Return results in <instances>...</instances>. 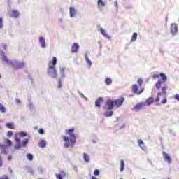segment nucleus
<instances>
[{"mask_svg":"<svg viewBox=\"0 0 179 179\" xmlns=\"http://www.w3.org/2000/svg\"><path fill=\"white\" fill-rule=\"evenodd\" d=\"M75 131L74 128L66 130V134L69 135V137L64 136L63 141H64V148H73L76 143V135L73 134Z\"/></svg>","mask_w":179,"mask_h":179,"instance_id":"nucleus-1","label":"nucleus"},{"mask_svg":"<svg viewBox=\"0 0 179 179\" xmlns=\"http://www.w3.org/2000/svg\"><path fill=\"white\" fill-rule=\"evenodd\" d=\"M55 65H57V57H54L52 61H50L48 64V69L47 73L50 78L53 79H57L58 78V74L57 73V69H55Z\"/></svg>","mask_w":179,"mask_h":179,"instance_id":"nucleus-2","label":"nucleus"},{"mask_svg":"<svg viewBox=\"0 0 179 179\" xmlns=\"http://www.w3.org/2000/svg\"><path fill=\"white\" fill-rule=\"evenodd\" d=\"M159 76L161 78V80H159L155 84V87H157V89H160V87H162V83L167 82V76H166V74H164V73H161L159 74Z\"/></svg>","mask_w":179,"mask_h":179,"instance_id":"nucleus-3","label":"nucleus"},{"mask_svg":"<svg viewBox=\"0 0 179 179\" xmlns=\"http://www.w3.org/2000/svg\"><path fill=\"white\" fill-rule=\"evenodd\" d=\"M145 107H146L145 103H138L131 110L132 111H136V113H138V111H141V110L145 108Z\"/></svg>","mask_w":179,"mask_h":179,"instance_id":"nucleus-4","label":"nucleus"},{"mask_svg":"<svg viewBox=\"0 0 179 179\" xmlns=\"http://www.w3.org/2000/svg\"><path fill=\"white\" fill-rule=\"evenodd\" d=\"M115 106L114 101L108 100L103 108L105 110H113Z\"/></svg>","mask_w":179,"mask_h":179,"instance_id":"nucleus-5","label":"nucleus"},{"mask_svg":"<svg viewBox=\"0 0 179 179\" xmlns=\"http://www.w3.org/2000/svg\"><path fill=\"white\" fill-rule=\"evenodd\" d=\"M131 90L134 94H141V93H143V90L139 91V87L138 85H134L131 87Z\"/></svg>","mask_w":179,"mask_h":179,"instance_id":"nucleus-6","label":"nucleus"},{"mask_svg":"<svg viewBox=\"0 0 179 179\" xmlns=\"http://www.w3.org/2000/svg\"><path fill=\"white\" fill-rule=\"evenodd\" d=\"M171 33L173 36H176L178 33V26L176 24H171Z\"/></svg>","mask_w":179,"mask_h":179,"instance_id":"nucleus-7","label":"nucleus"},{"mask_svg":"<svg viewBox=\"0 0 179 179\" xmlns=\"http://www.w3.org/2000/svg\"><path fill=\"white\" fill-rule=\"evenodd\" d=\"M15 142H16V144L15 145V149L17 150L22 148V143L20 142V138H19L17 134L15 135Z\"/></svg>","mask_w":179,"mask_h":179,"instance_id":"nucleus-8","label":"nucleus"},{"mask_svg":"<svg viewBox=\"0 0 179 179\" xmlns=\"http://www.w3.org/2000/svg\"><path fill=\"white\" fill-rule=\"evenodd\" d=\"M80 47L79 46L78 43H73L72 47H71V52L72 54H78V52H79V48Z\"/></svg>","mask_w":179,"mask_h":179,"instance_id":"nucleus-9","label":"nucleus"},{"mask_svg":"<svg viewBox=\"0 0 179 179\" xmlns=\"http://www.w3.org/2000/svg\"><path fill=\"white\" fill-rule=\"evenodd\" d=\"M124 101H125V98L121 97L120 99L113 101V102L115 103V106H117V107H121V106L124 104Z\"/></svg>","mask_w":179,"mask_h":179,"instance_id":"nucleus-10","label":"nucleus"},{"mask_svg":"<svg viewBox=\"0 0 179 179\" xmlns=\"http://www.w3.org/2000/svg\"><path fill=\"white\" fill-rule=\"evenodd\" d=\"M163 157H164V159L165 162H166L169 164H171V157H170V155H169V154H167V152H163Z\"/></svg>","mask_w":179,"mask_h":179,"instance_id":"nucleus-11","label":"nucleus"},{"mask_svg":"<svg viewBox=\"0 0 179 179\" xmlns=\"http://www.w3.org/2000/svg\"><path fill=\"white\" fill-rule=\"evenodd\" d=\"M66 69V68H65L64 66H60L59 67V75L61 77V79H64L65 78V70Z\"/></svg>","mask_w":179,"mask_h":179,"instance_id":"nucleus-12","label":"nucleus"},{"mask_svg":"<svg viewBox=\"0 0 179 179\" xmlns=\"http://www.w3.org/2000/svg\"><path fill=\"white\" fill-rule=\"evenodd\" d=\"M100 31H101L102 36H103V37H105L106 38H108V40H111V36H110L108 35V34H107V31L106 30H105L103 28H101L100 29Z\"/></svg>","mask_w":179,"mask_h":179,"instance_id":"nucleus-13","label":"nucleus"},{"mask_svg":"<svg viewBox=\"0 0 179 179\" xmlns=\"http://www.w3.org/2000/svg\"><path fill=\"white\" fill-rule=\"evenodd\" d=\"M138 146H140L141 149L142 150H146V147L145 146V143H143V141L142 139L138 140Z\"/></svg>","mask_w":179,"mask_h":179,"instance_id":"nucleus-14","label":"nucleus"},{"mask_svg":"<svg viewBox=\"0 0 179 179\" xmlns=\"http://www.w3.org/2000/svg\"><path fill=\"white\" fill-rule=\"evenodd\" d=\"M20 15V13H19V11H17L16 10H13L11 11L10 17L16 19Z\"/></svg>","mask_w":179,"mask_h":179,"instance_id":"nucleus-15","label":"nucleus"},{"mask_svg":"<svg viewBox=\"0 0 179 179\" xmlns=\"http://www.w3.org/2000/svg\"><path fill=\"white\" fill-rule=\"evenodd\" d=\"M103 97H99L95 102L96 107L100 108V107H101V103H103Z\"/></svg>","mask_w":179,"mask_h":179,"instance_id":"nucleus-16","label":"nucleus"},{"mask_svg":"<svg viewBox=\"0 0 179 179\" xmlns=\"http://www.w3.org/2000/svg\"><path fill=\"white\" fill-rule=\"evenodd\" d=\"M8 147L5 145H0V150H1V153H3V155H6Z\"/></svg>","mask_w":179,"mask_h":179,"instance_id":"nucleus-17","label":"nucleus"},{"mask_svg":"<svg viewBox=\"0 0 179 179\" xmlns=\"http://www.w3.org/2000/svg\"><path fill=\"white\" fill-rule=\"evenodd\" d=\"M69 13H70L71 17H73L74 16L76 15V10H75V8H73V7H70Z\"/></svg>","mask_w":179,"mask_h":179,"instance_id":"nucleus-18","label":"nucleus"},{"mask_svg":"<svg viewBox=\"0 0 179 179\" xmlns=\"http://www.w3.org/2000/svg\"><path fill=\"white\" fill-rule=\"evenodd\" d=\"M24 62H19L15 66H14V68L15 69H22V68H24Z\"/></svg>","mask_w":179,"mask_h":179,"instance_id":"nucleus-19","label":"nucleus"},{"mask_svg":"<svg viewBox=\"0 0 179 179\" xmlns=\"http://www.w3.org/2000/svg\"><path fill=\"white\" fill-rule=\"evenodd\" d=\"M83 159L86 163H89V162H90V157L86 152L83 153Z\"/></svg>","mask_w":179,"mask_h":179,"instance_id":"nucleus-20","label":"nucleus"},{"mask_svg":"<svg viewBox=\"0 0 179 179\" xmlns=\"http://www.w3.org/2000/svg\"><path fill=\"white\" fill-rule=\"evenodd\" d=\"M153 103H155V99H153V97H150L146 100L145 104H147L148 106H150L151 104H153Z\"/></svg>","mask_w":179,"mask_h":179,"instance_id":"nucleus-21","label":"nucleus"},{"mask_svg":"<svg viewBox=\"0 0 179 179\" xmlns=\"http://www.w3.org/2000/svg\"><path fill=\"white\" fill-rule=\"evenodd\" d=\"M112 83H113V79L110 78H106L105 84L106 85V86H110V85H111Z\"/></svg>","mask_w":179,"mask_h":179,"instance_id":"nucleus-22","label":"nucleus"},{"mask_svg":"<svg viewBox=\"0 0 179 179\" xmlns=\"http://www.w3.org/2000/svg\"><path fill=\"white\" fill-rule=\"evenodd\" d=\"M114 114V112L113 110H107L106 111L103 115L106 117H113V115Z\"/></svg>","mask_w":179,"mask_h":179,"instance_id":"nucleus-23","label":"nucleus"},{"mask_svg":"<svg viewBox=\"0 0 179 179\" xmlns=\"http://www.w3.org/2000/svg\"><path fill=\"white\" fill-rule=\"evenodd\" d=\"M136 38H138V33L134 32L131 36V43L136 41Z\"/></svg>","mask_w":179,"mask_h":179,"instance_id":"nucleus-24","label":"nucleus"},{"mask_svg":"<svg viewBox=\"0 0 179 179\" xmlns=\"http://www.w3.org/2000/svg\"><path fill=\"white\" fill-rule=\"evenodd\" d=\"M85 58L87 64L90 65V66H92V61L90 60V59H89V57L87 56V53H85Z\"/></svg>","mask_w":179,"mask_h":179,"instance_id":"nucleus-25","label":"nucleus"},{"mask_svg":"<svg viewBox=\"0 0 179 179\" xmlns=\"http://www.w3.org/2000/svg\"><path fill=\"white\" fill-rule=\"evenodd\" d=\"M125 169V163L124 162V160L120 161V171H124V169Z\"/></svg>","mask_w":179,"mask_h":179,"instance_id":"nucleus-26","label":"nucleus"},{"mask_svg":"<svg viewBox=\"0 0 179 179\" xmlns=\"http://www.w3.org/2000/svg\"><path fill=\"white\" fill-rule=\"evenodd\" d=\"M39 41L42 45V47L45 48V39H44V38L41 37L39 38Z\"/></svg>","mask_w":179,"mask_h":179,"instance_id":"nucleus-27","label":"nucleus"},{"mask_svg":"<svg viewBox=\"0 0 179 179\" xmlns=\"http://www.w3.org/2000/svg\"><path fill=\"white\" fill-rule=\"evenodd\" d=\"M98 6H99L100 8H102V6H106V3H104V1H103V0H98Z\"/></svg>","mask_w":179,"mask_h":179,"instance_id":"nucleus-28","label":"nucleus"},{"mask_svg":"<svg viewBox=\"0 0 179 179\" xmlns=\"http://www.w3.org/2000/svg\"><path fill=\"white\" fill-rule=\"evenodd\" d=\"M6 127L9 129H15V124L13 123H7L6 124Z\"/></svg>","mask_w":179,"mask_h":179,"instance_id":"nucleus-29","label":"nucleus"},{"mask_svg":"<svg viewBox=\"0 0 179 179\" xmlns=\"http://www.w3.org/2000/svg\"><path fill=\"white\" fill-rule=\"evenodd\" d=\"M38 147H39V148H45V141L42 140V141L38 143Z\"/></svg>","mask_w":179,"mask_h":179,"instance_id":"nucleus-30","label":"nucleus"},{"mask_svg":"<svg viewBox=\"0 0 179 179\" xmlns=\"http://www.w3.org/2000/svg\"><path fill=\"white\" fill-rule=\"evenodd\" d=\"M27 143H29V140L28 138H25L22 141V146L23 148H24V146H26V145H27Z\"/></svg>","mask_w":179,"mask_h":179,"instance_id":"nucleus-31","label":"nucleus"},{"mask_svg":"<svg viewBox=\"0 0 179 179\" xmlns=\"http://www.w3.org/2000/svg\"><path fill=\"white\" fill-rule=\"evenodd\" d=\"M162 92H159L157 95V98L155 99V103H159V101H160V96H162Z\"/></svg>","mask_w":179,"mask_h":179,"instance_id":"nucleus-32","label":"nucleus"},{"mask_svg":"<svg viewBox=\"0 0 179 179\" xmlns=\"http://www.w3.org/2000/svg\"><path fill=\"white\" fill-rule=\"evenodd\" d=\"M167 89H168L167 85H165L162 87V94H164V96H166V94H167V92H166Z\"/></svg>","mask_w":179,"mask_h":179,"instance_id":"nucleus-33","label":"nucleus"},{"mask_svg":"<svg viewBox=\"0 0 179 179\" xmlns=\"http://www.w3.org/2000/svg\"><path fill=\"white\" fill-rule=\"evenodd\" d=\"M17 136H22V138H24V136H27V134L26 132L21 131L18 134Z\"/></svg>","mask_w":179,"mask_h":179,"instance_id":"nucleus-34","label":"nucleus"},{"mask_svg":"<svg viewBox=\"0 0 179 179\" xmlns=\"http://www.w3.org/2000/svg\"><path fill=\"white\" fill-rule=\"evenodd\" d=\"M0 111H1V113H6V111L5 106H3V105H2V104H0Z\"/></svg>","mask_w":179,"mask_h":179,"instance_id":"nucleus-35","label":"nucleus"},{"mask_svg":"<svg viewBox=\"0 0 179 179\" xmlns=\"http://www.w3.org/2000/svg\"><path fill=\"white\" fill-rule=\"evenodd\" d=\"M62 87V81L61 78H58V88L61 89Z\"/></svg>","mask_w":179,"mask_h":179,"instance_id":"nucleus-36","label":"nucleus"},{"mask_svg":"<svg viewBox=\"0 0 179 179\" xmlns=\"http://www.w3.org/2000/svg\"><path fill=\"white\" fill-rule=\"evenodd\" d=\"M164 99L161 101V103L162 104H166L167 103V97L166 96V95L163 96Z\"/></svg>","mask_w":179,"mask_h":179,"instance_id":"nucleus-37","label":"nucleus"},{"mask_svg":"<svg viewBox=\"0 0 179 179\" xmlns=\"http://www.w3.org/2000/svg\"><path fill=\"white\" fill-rule=\"evenodd\" d=\"M6 143L8 146H12V141L9 140V138L6 139Z\"/></svg>","mask_w":179,"mask_h":179,"instance_id":"nucleus-38","label":"nucleus"},{"mask_svg":"<svg viewBox=\"0 0 179 179\" xmlns=\"http://www.w3.org/2000/svg\"><path fill=\"white\" fill-rule=\"evenodd\" d=\"M27 157L28 160H30V161L33 160V155H31V154H27Z\"/></svg>","mask_w":179,"mask_h":179,"instance_id":"nucleus-39","label":"nucleus"},{"mask_svg":"<svg viewBox=\"0 0 179 179\" xmlns=\"http://www.w3.org/2000/svg\"><path fill=\"white\" fill-rule=\"evenodd\" d=\"M138 83L139 87H142V84L143 83V80H142V79L139 78L138 80Z\"/></svg>","mask_w":179,"mask_h":179,"instance_id":"nucleus-40","label":"nucleus"},{"mask_svg":"<svg viewBox=\"0 0 179 179\" xmlns=\"http://www.w3.org/2000/svg\"><path fill=\"white\" fill-rule=\"evenodd\" d=\"M94 176H100V171H99V169H96L94 171Z\"/></svg>","mask_w":179,"mask_h":179,"instance_id":"nucleus-41","label":"nucleus"},{"mask_svg":"<svg viewBox=\"0 0 179 179\" xmlns=\"http://www.w3.org/2000/svg\"><path fill=\"white\" fill-rule=\"evenodd\" d=\"M12 135H13V132H12V131H8L7 133V136L8 138H10V136H12Z\"/></svg>","mask_w":179,"mask_h":179,"instance_id":"nucleus-42","label":"nucleus"},{"mask_svg":"<svg viewBox=\"0 0 179 179\" xmlns=\"http://www.w3.org/2000/svg\"><path fill=\"white\" fill-rule=\"evenodd\" d=\"M3 165V160L2 159V157L0 155V167H2Z\"/></svg>","mask_w":179,"mask_h":179,"instance_id":"nucleus-43","label":"nucleus"},{"mask_svg":"<svg viewBox=\"0 0 179 179\" xmlns=\"http://www.w3.org/2000/svg\"><path fill=\"white\" fill-rule=\"evenodd\" d=\"M3 26L2 17H0V29H2Z\"/></svg>","mask_w":179,"mask_h":179,"instance_id":"nucleus-44","label":"nucleus"},{"mask_svg":"<svg viewBox=\"0 0 179 179\" xmlns=\"http://www.w3.org/2000/svg\"><path fill=\"white\" fill-rule=\"evenodd\" d=\"M38 134H40L41 135H44V129H40L38 130Z\"/></svg>","mask_w":179,"mask_h":179,"instance_id":"nucleus-45","label":"nucleus"},{"mask_svg":"<svg viewBox=\"0 0 179 179\" xmlns=\"http://www.w3.org/2000/svg\"><path fill=\"white\" fill-rule=\"evenodd\" d=\"M125 9H132V5L129 4L125 6Z\"/></svg>","mask_w":179,"mask_h":179,"instance_id":"nucleus-46","label":"nucleus"},{"mask_svg":"<svg viewBox=\"0 0 179 179\" xmlns=\"http://www.w3.org/2000/svg\"><path fill=\"white\" fill-rule=\"evenodd\" d=\"M169 134L172 135V136H176V133L173 130H169Z\"/></svg>","mask_w":179,"mask_h":179,"instance_id":"nucleus-47","label":"nucleus"},{"mask_svg":"<svg viewBox=\"0 0 179 179\" xmlns=\"http://www.w3.org/2000/svg\"><path fill=\"white\" fill-rule=\"evenodd\" d=\"M157 78H160V75L154 74L153 76H152L153 79H157Z\"/></svg>","mask_w":179,"mask_h":179,"instance_id":"nucleus-48","label":"nucleus"},{"mask_svg":"<svg viewBox=\"0 0 179 179\" xmlns=\"http://www.w3.org/2000/svg\"><path fill=\"white\" fill-rule=\"evenodd\" d=\"M0 179H9V177H8V176H6V175H4Z\"/></svg>","mask_w":179,"mask_h":179,"instance_id":"nucleus-49","label":"nucleus"},{"mask_svg":"<svg viewBox=\"0 0 179 179\" xmlns=\"http://www.w3.org/2000/svg\"><path fill=\"white\" fill-rule=\"evenodd\" d=\"M78 93L82 99H85V95L78 91Z\"/></svg>","mask_w":179,"mask_h":179,"instance_id":"nucleus-50","label":"nucleus"},{"mask_svg":"<svg viewBox=\"0 0 179 179\" xmlns=\"http://www.w3.org/2000/svg\"><path fill=\"white\" fill-rule=\"evenodd\" d=\"M114 6L117 8V9H118V2L115 1Z\"/></svg>","mask_w":179,"mask_h":179,"instance_id":"nucleus-51","label":"nucleus"},{"mask_svg":"<svg viewBox=\"0 0 179 179\" xmlns=\"http://www.w3.org/2000/svg\"><path fill=\"white\" fill-rule=\"evenodd\" d=\"M73 169L76 173H78V166H73Z\"/></svg>","mask_w":179,"mask_h":179,"instance_id":"nucleus-52","label":"nucleus"},{"mask_svg":"<svg viewBox=\"0 0 179 179\" xmlns=\"http://www.w3.org/2000/svg\"><path fill=\"white\" fill-rule=\"evenodd\" d=\"M8 161L12 160V155H9V156L8 157Z\"/></svg>","mask_w":179,"mask_h":179,"instance_id":"nucleus-53","label":"nucleus"},{"mask_svg":"<svg viewBox=\"0 0 179 179\" xmlns=\"http://www.w3.org/2000/svg\"><path fill=\"white\" fill-rule=\"evenodd\" d=\"M16 103H17L18 104L20 103V99H16Z\"/></svg>","mask_w":179,"mask_h":179,"instance_id":"nucleus-54","label":"nucleus"},{"mask_svg":"<svg viewBox=\"0 0 179 179\" xmlns=\"http://www.w3.org/2000/svg\"><path fill=\"white\" fill-rule=\"evenodd\" d=\"M122 128H125V124H123V125L120 127V129H122Z\"/></svg>","mask_w":179,"mask_h":179,"instance_id":"nucleus-55","label":"nucleus"},{"mask_svg":"<svg viewBox=\"0 0 179 179\" xmlns=\"http://www.w3.org/2000/svg\"><path fill=\"white\" fill-rule=\"evenodd\" d=\"M83 99H85V101H87V97L84 96V98H83Z\"/></svg>","mask_w":179,"mask_h":179,"instance_id":"nucleus-56","label":"nucleus"},{"mask_svg":"<svg viewBox=\"0 0 179 179\" xmlns=\"http://www.w3.org/2000/svg\"><path fill=\"white\" fill-rule=\"evenodd\" d=\"M3 48H4V50H6V45H3Z\"/></svg>","mask_w":179,"mask_h":179,"instance_id":"nucleus-57","label":"nucleus"},{"mask_svg":"<svg viewBox=\"0 0 179 179\" xmlns=\"http://www.w3.org/2000/svg\"><path fill=\"white\" fill-rule=\"evenodd\" d=\"M1 75H0V79H1Z\"/></svg>","mask_w":179,"mask_h":179,"instance_id":"nucleus-58","label":"nucleus"},{"mask_svg":"<svg viewBox=\"0 0 179 179\" xmlns=\"http://www.w3.org/2000/svg\"><path fill=\"white\" fill-rule=\"evenodd\" d=\"M1 145L0 144V146H1Z\"/></svg>","mask_w":179,"mask_h":179,"instance_id":"nucleus-59","label":"nucleus"},{"mask_svg":"<svg viewBox=\"0 0 179 179\" xmlns=\"http://www.w3.org/2000/svg\"><path fill=\"white\" fill-rule=\"evenodd\" d=\"M167 179H170V178H167Z\"/></svg>","mask_w":179,"mask_h":179,"instance_id":"nucleus-60","label":"nucleus"}]
</instances>
